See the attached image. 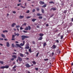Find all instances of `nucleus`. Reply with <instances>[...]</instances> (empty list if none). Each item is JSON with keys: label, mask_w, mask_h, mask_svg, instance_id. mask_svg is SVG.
I'll use <instances>...</instances> for the list:
<instances>
[{"label": "nucleus", "mask_w": 73, "mask_h": 73, "mask_svg": "<svg viewBox=\"0 0 73 73\" xmlns=\"http://www.w3.org/2000/svg\"><path fill=\"white\" fill-rule=\"evenodd\" d=\"M22 38V40H24L25 38H29V36H27L26 35H23L21 36Z\"/></svg>", "instance_id": "f257e3e1"}, {"label": "nucleus", "mask_w": 73, "mask_h": 73, "mask_svg": "<svg viewBox=\"0 0 73 73\" xmlns=\"http://www.w3.org/2000/svg\"><path fill=\"white\" fill-rule=\"evenodd\" d=\"M18 60L20 62L22 61L23 60V59H22V58H20V56L18 57Z\"/></svg>", "instance_id": "f03ea898"}, {"label": "nucleus", "mask_w": 73, "mask_h": 73, "mask_svg": "<svg viewBox=\"0 0 73 73\" xmlns=\"http://www.w3.org/2000/svg\"><path fill=\"white\" fill-rule=\"evenodd\" d=\"M39 4L40 5H44L45 4V3L42 1H39Z\"/></svg>", "instance_id": "7ed1b4c3"}, {"label": "nucleus", "mask_w": 73, "mask_h": 73, "mask_svg": "<svg viewBox=\"0 0 73 73\" xmlns=\"http://www.w3.org/2000/svg\"><path fill=\"white\" fill-rule=\"evenodd\" d=\"M25 66H26L27 67V68H29V67H31V66L29 65L28 64H26L25 65Z\"/></svg>", "instance_id": "20e7f679"}, {"label": "nucleus", "mask_w": 73, "mask_h": 73, "mask_svg": "<svg viewBox=\"0 0 73 73\" xmlns=\"http://www.w3.org/2000/svg\"><path fill=\"white\" fill-rule=\"evenodd\" d=\"M24 17V16L20 15L19 16V18L20 19H23Z\"/></svg>", "instance_id": "39448f33"}, {"label": "nucleus", "mask_w": 73, "mask_h": 73, "mask_svg": "<svg viewBox=\"0 0 73 73\" xmlns=\"http://www.w3.org/2000/svg\"><path fill=\"white\" fill-rule=\"evenodd\" d=\"M6 44L7 46V47H9V45H10V44H9V43L8 42H7Z\"/></svg>", "instance_id": "423d86ee"}, {"label": "nucleus", "mask_w": 73, "mask_h": 73, "mask_svg": "<svg viewBox=\"0 0 73 73\" xmlns=\"http://www.w3.org/2000/svg\"><path fill=\"white\" fill-rule=\"evenodd\" d=\"M52 48L53 49H54L55 48H56V46L54 44L52 45Z\"/></svg>", "instance_id": "0eeeda50"}, {"label": "nucleus", "mask_w": 73, "mask_h": 73, "mask_svg": "<svg viewBox=\"0 0 73 73\" xmlns=\"http://www.w3.org/2000/svg\"><path fill=\"white\" fill-rule=\"evenodd\" d=\"M16 25V24L15 23H13L11 25V27H14V26Z\"/></svg>", "instance_id": "6e6552de"}, {"label": "nucleus", "mask_w": 73, "mask_h": 73, "mask_svg": "<svg viewBox=\"0 0 73 73\" xmlns=\"http://www.w3.org/2000/svg\"><path fill=\"white\" fill-rule=\"evenodd\" d=\"M1 36L3 38H6V36H5V35H4V34H1Z\"/></svg>", "instance_id": "1a4fd4ad"}, {"label": "nucleus", "mask_w": 73, "mask_h": 73, "mask_svg": "<svg viewBox=\"0 0 73 73\" xmlns=\"http://www.w3.org/2000/svg\"><path fill=\"white\" fill-rule=\"evenodd\" d=\"M46 7V4H45L44 5L42 6V8H45Z\"/></svg>", "instance_id": "9d476101"}, {"label": "nucleus", "mask_w": 73, "mask_h": 73, "mask_svg": "<svg viewBox=\"0 0 73 73\" xmlns=\"http://www.w3.org/2000/svg\"><path fill=\"white\" fill-rule=\"evenodd\" d=\"M36 15H37L38 16H42V15L41 14H40L39 13H37L36 14Z\"/></svg>", "instance_id": "9b49d317"}, {"label": "nucleus", "mask_w": 73, "mask_h": 73, "mask_svg": "<svg viewBox=\"0 0 73 73\" xmlns=\"http://www.w3.org/2000/svg\"><path fill=\"white\" fill-rule=\"evenodd\" d=\"M16 45L17 46H19L20 48H21V47L20 45V44H16Z\"/></svg>", "instance_id": "f8f14e48"}, {"label": "nucleus", "mask_w": 73, "mask_h": 73, "mask_svg": "<svg viewBox=\"0 0 73 73\" xmlns=\"http://www.w3.org/2000/svg\"><path fill=\"white\" fill-rule=\"evenodd\" d=\"M42 39V37L40 36V38L38 39V40H41Z\"/></svg>", "instance_id": "ddd939ff"}, {"label": "nucleus", "mask_w": 73, "mask_h": 73, "mask_svg": "<svg viewBox=\"0 0 73 73\" xmlns=\"http://www.w3.org/2000/svg\"><path fill=\"white\" fill-rule=\"evenodd\" d=\"M14 34L15 35V36H19V33L16 34L15 33H14Z\"/></svg>", "instance_id": "4468645a"}, {"label": "nucleus", "mask_w": 73, "mask_h": 73, "mask_svg": "<svg viewBox=\"0 0 73 73\" xmlns=\"http://www.w3.org/2000/svg\"><path fill=\"white\" fill-rule=\"evenodd\" d=\"M12 57H14L15 58H17V56L15 55H13Z\"/></svg>", "instance_id": "2eb2a0df"}, {"label": "nucleus", "mask_w": 73, "mask_h": 73, "mask_svg": "<svg viewBox=\"0 0 73 73\" xmlns=\"http://www.w3.org/2000/svg\"><path fill=\"white\" fill-rule=\"evenodd\" d=\"M36 20V19H32V21L33 22H35V21Z\"/></svg>", "instance_id": "dca6fc26"}, {"label": "nucleus", "mask_w": 73, "mask_h": 73, "mask_svg": "<svg viewBox=\"0 0 73 73\" xmlns=\"http://www.w3.org/2000/svg\"><path fill=\"white\" fill-rule=\"evenodd\" d=\"M46 45V43L45 42L43 44V47H45Z\"/></svg>", "instance_id": "f3484780"}, {"label": "nucleus", "mask_w": 73, "mask_h": 73, "mask_svg": "<svg viewBox=\"0 0 73 73\" xmlns=\"http://www.w3.org/2000/svg\"><path fill=\"white\" fill-rule=\"evenodd\" d=\"M39 36L42 37L44 36V34L42 33H40L39 34Z\"/></svg>", "instance_id": "a211bd4d"}, {"label": "nucleus", "mask_w": 73, "mask_h": 73, "mask_svg": "<svg viewBox=\"0 0 73 73\" xmlns=\"http://www.w3.org/2000/svg\"><path fill=\"white\" fill-rule=\"evenodd\" d=\"M20 56L21 57H24V55L22 53H20Z\"/></svg>", "instance_id": "6ab92c4d"}, {"label": "nucleus", "mask_w": 73, "mask_h": 73, "mask_svg": "<svg viewBox=\"0 0 73 73\" xmlns=\"http://www.w3.org/2000/svg\"><path fill=\"white\" fill-rule=\"evenodd\" d=\"M41 11L43 13H44V10L43 9H41Z\"/></svg>", "instance_id": "aec40b11"}, {"label": "nucleus", "mask_w": 73, "mask_h": 73, "mask_svg": "<svg viewBox=\"0 0 73 73\" xmlns=\"http://www.w3.org/2000/svg\"><path fill=\"white\" fill-rule=\"evenodd\" d=\"M20 45L21 46H24V43H21L20 44Z\"/></svg>", "instance_id": "412c9836"}, {"label": "nucleus", "mask_w": 73, "mask_h": 73, "mask_svg": "<svg viewBox=\"0 0 73 73\" xmlns=\"http://www.w3.org/2000/svg\"><path fill=\"white\" fill-rule=\"evenodd\" d=\"M32 63L34 65H36V62H35V61H33L32 62Z\"/></svg>", "instance_id": "4be33fe9"}, {"label": "nucleus", "mask_w": 73, "mask_h": 73, "mask_svg": "<svg viewBox=\"0 0 73 73\" xmlns=\"http://www.w3.org/2000/svg\"><path fill=\"white\" fill-rule=\"evenodd\" d=\"M38 18L39 19H42V17L41 16H39L38 17Z\"/></svg>", "instance_id": "5701e85b"}, {"label": "nucleus", "mask_w": 73, "mask_h": 73, "mask_svg": "<svg viewBox=\"0 0 73 73\" xmlns=\"http://www.w3.org/2000/svg\"><path fill=\"white\" fill-rule=\"evenodd\" d=\"M5 66V68H6V69H8V68H9V66Z\"/></svg>", "instance_id": "b1692460"}, {"label": "nucleus", "mask_w": 73, "mask_h": 73, "mask_svg": "<svg viewBox=\"0 0 73 73\" xmlns=\"http://www.w3.org/2000/svg\"><path fill=\"white\" fill-rule=\"evenodd\" d=\"M29 52H30V53H32V50H31V48H30L29 50Z\"/></svg>", "instance_id": "393cba45"}, {"label": "nucleus", "mask_w": 73, "mask_h": 73, "mask_svg": "<svg viewBox=\"0 0 73 73\" xmlns=\"http://www.w3.org/2000/svg\"><path fill=\"white\" fill-rule=\"evenodd\" d=\"M29 48V46H26L25 47V49H28Z\"/></svg>", "instance_id": "a878e982"}, {"label": "nucleus", "mask_w": 73, "mask_h": 73, "mask_svg": "<svg viewBox=\"0 0 73 73\" xmlns=\"http://www.w3.org/2000/svg\"><path fill=\"white\" fill-rule=\"evenodd\" d=\"M0 63L1 64H4V62L2 61H0Z\"/></svg>", "instance_id": "bb28decb"}, {"label": "nucleus", "mask_w": 73, "mask_h": 73, "mask_svg": "<svg viewBox=\"0 0 73 73\" xmlns=\"http://www.w3.org/2000/svg\"><path fill=\"white\" fill-rule=\"evenodd\" d=\"M38 54H39V52H38L36 54V57H38Z\"/></svg>", "instance_id": "cd10ccee"}, {"label": "nucleus", "mask_w": 73, "mask_h": 73, "mask_svg": "<svg viewBox=\"0 0 73 73\" xmlns=\"http://www.w3.org/2000/svg\"><path fill=\"white\" fill-rule=\"evenodd\" d=\"M16 28H20V26L19 25H17L16 26Z\"/></svg>", "instance_id": "c85d7f7f"}, {"label": "nucleus", "mask_w": 73, "mask_h": 73, "mask_svg": "<svg viewBox=\"0 0 73 73\" xmlns=\"http://www.w3.org/2000/svg\"><path fill=\"white\" fill-rule=\"evenodd\" d=\"M28 27L29 28V30H31V26H28Z\"/></svg>", "instance_id": "c756f323"}, {"label": "nucleus", "mask_w": 73, "mask_h": 73, "mask_svg": "<svg viewBox=\"0 0 73 73\" xmlns=\"http://www.w3.org/2000/svg\"><path fill=\"white\" fill-rule=\"evenodd\" d=\"M25 30L26 31H28V27H26L25 28Z\"/></svg>", "instance_id": "7c9ffc66"}, {"label": "nucleus", "mask_w": 73, "mask_h": 73, "mask_svg": "<svg viewBox=\"0 0 73 73\" xmlns=\"http://www.w3.org/2000/svg\"><path fill=\"white\" fill-rule=\"evenodd\" d=\"M1 69H5V66L1 67L0 68Z\"/></svg>", "instance_id": "2f4dec72"}, {"label": "nucleus", "mask_w": 73, "mask_h": 73, "mask_svg": "<svg viewBox=\"0 0 73 73\" xmlns=\"http://www.w3.org/2000/svg\"><path fill=\"white\" fill-rule=\"evenodd\" d=\"M11 46L13 48H14V47H15V45L13 44H12Z\"/></svg>", "instance_id": "473e14b6"}, {"label": "nucleus", "mask_w": 73, "mask_h": 73, "mask_svg": "<svg viewBox=\"0 0 73 73\" xmlns=\"http://www.w3.org/2000/svg\"><path fill=\"white\" fill-rule=\"evenodd\" d=\"M49 3H50V4H52V3L54 4V3L52 1L50 2H49Z\"/></svg>", "instance_id": "72a5a7b5"}, {"label": "nucleus", "mask_w": 73, "mask_h": 73, "mask_svg": "<svg viewBox=\"0 0 73 73\" xmlns=\"http://www.w3.org/2000/svg\"><path fill=\"white\" fill-rule=\"evenodd\" d=\"M35 9H33L32 10V12H33V13H34V12H35Z\"/></svg>", "instance_id": "f704fd0d"}, {"label": "nucleus", "mask_w": 73, "mask_h": 73, "mask_svg": "<svg viewBox=\"0 0 73 73\" xmlns=\"http://www.w3.org/2000/svg\"><path fill=\"white\" fill-rule=\"evenodd\" d=\"M44 61H48L49 60V59H48L47 58V59H44Z\"/></svg>", "instance_id": "c9c22d12"}, {"label": "nucleus", "mask_w": 73, "mask_h": 73, "mask_svg": "<svg viewBox=\"0 0 73 73\" xmlns=\"http://www.w3.org/2000/svg\"><path fill=\"white\" fill-rule=\"evenodd\" d=\"M21 8H23V9L25 8V7H23V6H21Z\"/></svg>", "instance_id": "e433bc0d"}, {"label": "nucleus", "mask_w": 73, "mask_h": 73, "mask_svg": "<svg viewBox=\"0 0 73 73\" xmlns=\"http://www.w3.org/2000/svg\"><path fill=\"white\" fill-rule=\"evenodd\" d=\"M64 37V36L63 35H62L60 37V38L61 39H62Z\"/></svg>", "instance_id": "4c0bfd02"}, {"label": "nucleus", "mask_w": 73, "mask_h": 73, "mask_svg": "<svg viewBox=\"0 0 73 73\" xmlns=\"http://www.w3.org/2000/svg\"><path fill=\"white\" fill-rule=\"evenodd\" d=\"M29 12H30L29 10H28L26 12V13H29Z\"/></svg>", "instance_id": "58836bf2"}, {"label": "nucleus", "mask_w": 73, "mask_h": 73, "mask_svg": "<svg viewBox=\"0 0 73 73\" xmlns=\"http://www.w3.org/2000/svg\"><path fill=\"white\" fill-rule=\"evenodd\" d=\"M32 43L33 44H34V45L35 44H36V43H35V41H33Z\"/></svg>", "instance_id": "ea45409f"}, {"label": "nucleus", "mask_w": 73, "mask_h": 73, "mask_svg": "<svg viewBox=\"0 0 73 73\" xmlns=\"http://www.w3.org/2000/svg\"><path fill=\"white\" fill-rule=\"evenodd\" d=\"M53 11H56V9L55 8H53Z\"/></svg>", "instance_id": "a19ab883"}, {"label": "nucleus", "mask_w": 73, "mask_h": 73, "mask_svg": "<svg viewBox=\"0 0 73 73\" xmlns=\"http://www.w3.org/2000/svg\"><path fill=\"white\" fill-rule=\"evenodd\" d=\"M31 17L28 16V17H26V18L27 19H29V18H31Z\"/></svg>", "instance_id": "79ce46f5"}, {"label": "nucleus", "mask_w": 73, "mask_h": 73, "mask_svg": "<svg viewBox=\"0 0 73 73\" xmlns=\"http://www.w3.org/2000/svg\"><path fill=\"white\" fill-rule=\"evenodd\" d=\"M16 68V66L15 65L13 68V69H15Z\"/></svg>", "instance_id": "37998d69"}, {"label": "nucleus", "mask_w": 73, "mask_h": 73, "mask_svg": "<svg viewBox=\"0 0 73 73\" xmlns=\"http://www.w3.org/2000/svg\"><path fill=\"white\" fill-rule=\"evenodd\" d=\"M13 13L15 14V13H16V12L15 11H13Z\"/></svg>", "instance_id": "c03bdc74"}, {"label": "nucleus", "mask_w": 73, "mask_h": 73, "mask_svg": "<svg viewBox=\"0 0 73 73\" xmlns=\"http://www.w3.org/2000/svg\"><path fill=\"white\" fill-rule=\"evenodd\" d=\"M23 32H24V33H27L28 32V31H23Z\"/></svg>", "instance_id": "a18cd8bd"}, {"label": "nucleus", "mask_w": 73, "mask_h": 73, "mask_svg": "<svg viewBox=\"0 0 73 73\" xmlns=\"http://www.w3.org/2000/svg\"><path fill=\"white\" fill-rule=\"evenodd\" d=\"M15 60V58H13L11 59V61H13V60Z\"/></svg>", "instance_id": "49530a36"}, {"label": "nucleus", "mask_w": 73, "mask_h": 73, "mask_svg": "<svg viewBox=\"0 0 73 73\" xmlns=\"http://www.w3.org/2000/svg\"><path fill=\"white\" fill-rule=\"evenodd\" d=\"M0 40H4V39L3 38H0Z\"/></svg>", "instance_id": "de8ad7c7"}, {"label": "nucleus", "mask_w": 73, "mask_h": 73, "mask_svg": "<svg viewBox=\"0 0 73 73\" xmlns=\"http://www.w3.org/2000/svg\"><path fill=\"white\" fill-rule=\"evenodd\" d=\"M20 30H22V29H23V28H22V27H21L20 28Z\"/></svg>", "instance_id": "09e8293b"}, {"label": "nucleus", "mask_w": 73, "mask_h": 73, "mask_svg": "<svg viewBox=\"0 0 73 73\" xmlns=\"http://www.w3.org/2000/svg\"><path fill=\"white\" fill-rule=\"evenodd\" d=\"M66 13V11L65 10L64 11V12H63V13Z\"/></svg>", "instance_id": "8fccbe9b"}, {"label": "nucleus", "mask_w": 73, "mask_h": 73, "mask_svg": "<svg viewBox=\"0 0 73 73\" xmlns=\"http://www.w3.org/2000/svg\"><path fill=\"white\" fill-rule=\"evenodd\" d=\"M35 70H38V68H35Z\"/></svg>", "instance_id": "3c124183"}, {"label": "nucleus", "mask_w": 73, "mask_h": 73, "mask_svg": "<svg viewBox=\"0 0 73 73\" xmlns=\"http://www.w3.org/2000/svg\"><path fill=\"white\" fill-rule=\"evenodd\" d=\"M26 54H27V55H28L29 54V52H26Z\"/></svg>", "instance_id": "603ef678"}, {"label": "nucleus", "mask_w": 73, "mask_h": 73, "mask_svg": "<svg viewBox=\"0 0 73 73\" xmlns=\"http://www.w3.org/2000/svg\"><path fill=\"white\" fill-rule=\"evenodd\" d=\"M36 9L37 11H40V9H39V8H37Z\"/></svg>", "instance_id": "864d4df0"}, {"label": "nucleus", "mask_w": 73, "mask_h": 73, "mask_svg": "<svg viewBox=\"0 0 73 73\" xmlns=\"http://www.w3.org/2000/svg\"><path fill=\"white\" fill-rule=\"evenodd\" d=\"M52 10H53V7L51 8V9H50V11H52Z\"/></svg>", "instance_id": "5fc2aeb1"}, {"label": "nucleus", "mask_w": 73, "mask_h": 73, "mask_svg": "<svg viewBox=\"0 0 73 73\" xmlns=\"http://www.w3.org/2000/svg\"><path fill=\"white\" fill-rule=\"evenodd\" d=\"M27 25V23H24L23 25Z\"/></svg>", "instance_id": "6e6d98bb"}, {"label": "nucleus", "mask_w": 73, "mask_h": 73, "mask_svg": "<svg viewBox=\"0 0 73 73\" xmlns=\"http://www.w3.org/2000/svg\"><path fill=\"white\" fill-rule=\"evenodd\" d=\"M53 16V15H52L50 17V18H51V17H52Z\"/></svg>", "instance_id": "4d7b16f0"}, {"label": "nucleus", "mask_w": 73, "mask_h": 73, "mask_svg": "<svg viewBox=\"0 0 73 73\" xmlns=\"http://www.w3.org/2000/svg\"><path fill=\"white\" fill-rule=\"evenodd\" d=\"M13 54H17V53H15V52H14L13 53Z\"/></svg>", "instance_id": "13d9d810"}, {"label": "nucleus", "mask_w": 73, "mask_h": 73, "mask_svg": "<svg viewBox=\"0 0 73 73\" xmlns=\"http://www.w3.org/2000/svg\"><path fill=\"white\" fill-rule=\"evenodd\" d=\"M56 42H57V43H58L59 42V41H58V40H56Z\"/></svg>", "instance_id": "bf43d9fd"}, {"label": "nucleus", "mask_w": 73, "mask_h": 73, "mask_svg": "<svg viewBox=\"0 0 73 73\" xmlns=\"http://www.w3.org/2000/svg\"><path fill=\"white\" fill-rule=\"evenodd\" d=\"M58 31H59L58 30H56L55 31V32H58Z\"/></svg>", "instance_id": "052dcab7"}, {"label": "nucleus", "mask_w": 73, "mask_h": 73, "mask_svg": "<svg viewBox=\"0 0 73 73\" xmlns=\"http://www.w3.org/2000/svg\"><path fill=\"white\" fill-rule=\"evenodd\" d=\"M67 33H70V31L67 30Z\"/></svg>", "instance_id": "680f3d73"}, {"label": "nucleus", "mask_w": 73, "mask_h": 73, "mask_svg": "<svg viewBox=\"0 0 73 73\" xmlns=\"http://www.w3.org/2000/svg\"><path fill=\"white\" fill-rule=\"evenodd\" d=\"M12 38H15V35H13Z\"/></svg>", "instance_id": "e2e57ef3"}, {"label": "nucleus", "mask_w": 73, "mask_h": 73, "mask_svg": "<svg viewBox=\"0 0 73 73\" xmlns=\"http://www.w3.org/2000/svg\"><path fill=\"white\" fill-rule=\"evenodd\" d=\"M54 52H52V56H53V55H54Z\"/></svg>", "instance_id": "0e129e2a"}, {"label": "nucleus", "mask_w": 73, "mask_h": 73, "mask_svg": "<svg viewBox=\"0 0 73 73\" xmlns=\"http://www.w3.org/2000/svg\"><path fill=\"white\" fill-rule=\"evenodd\" d=\"M13 71H15H15H16V69H13Z\"/></svg>", "instance_id": "69168bd1"}, {"label": "nucleus", "mask_w": 73, "mask_h": 73, "mask_svg": "<svg viewBox=\"0 0 73 73\" xmlns=\"http://www.w3.org/2000/svg\"><path fill=\"white\" fill-rule=\"evenodd\" d=\"M71 21H72V22H73V18H72Z\"/></svg>", "instance_id": "338daca9"}, {"label": "nucleus", "mask_w": 73, "mask_h": 73, "mask_svg": "<svg viewBox=\"0 0 73 73\" xmlns=\"http://www.w3.org/2000/svg\"><path fill=\"white\" fill-rule=\"evenodd\" d=\"M71 65H72V66H73V62L71 63Z\"/></svg>", "instance_id": "774afa93"}]
</instances>
